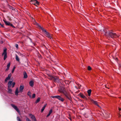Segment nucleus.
<instances>
[{"label":"nucleus","mask_w":121,"mask_h":121,"mask_svg":"<svg viewBox=\"0 0 121 121\" xmlns=\"http://www.w3.org/2000/svg\"><path fill=\"white\" fill-rule=\"evenodd\" d=\"M12 76V74L11 73L9 74L8 76L5 79V82H7L8 80Z\"/></svg>","instance_id":"10"},{"label":"nucleus","mask_w":121,"mask_h":121,"mask_svg":"<svg viewBox=\"0 0 121 121\" xmlns=\"http://www.w3.org/2000/svg\"><path fill=\"white\" fill-rule=\"evenodd\" d=\"M40 98L39 97H38L37 99L36 100V101L35 102L36 103H37L39 102L40 101Z\"/></svg>","instance_id":"23"},{"label":"nucleus","mask_w":121,"mask_h":121,"mask_svg":"<svg viewBox=\"0 0 121 121\" xmlns=\"http://www.w3.org/2000/svg\"><path fill=\"white\" fill-rule=\"evenodd\" d=\"M35 94H33L32 96V98H34L35 97Z\"/></svg>","instance_id":"29"},{"label":"nucleus","mask_w":121,"mask_h":121,"mask_svg":"<svg viewBox=\"0 0 121 121\" xmlns=\"http://www.w3.org/2000/svg\"><path fill=\"white\" fill-rule=\"evenodd\" d=\"M12 87H13L14 86V85L15 84V83L14 82H13V83H12Z\"/></svg>","instance_id":"34"},{"label":"nucleus","mask_w":121,"mask_h":121,"mask_svg":"<svg viewBox=\"0 0 121 121\" xmlns=\"http://www.w3.org/2000/svg\"><path fill=\"white\" fill-rule=\"evenodd\" d=\"M3 25H4L3 24H2L0 22V25L2 27H4V26H3Z\"/></svg>","instance_id":"33"},{"label":"nucleus","mask_w":121,"mask_h":121,"mask_svg":"<svg viewBox=\"0 0 121 121\" xmlns=\"http://www.w3.org/2000/svg\"><path fill=\"white\" fill-rule=\"evenodd\" d=\"M19 91H18V89L17 88L15 92V94L16 95H18V93H19Z\"/></svg>","instance_id":"20"},{"label":"nucleus","mask_w":121,"mask_h":121,"mask_svg":"<svg viewBox=\"0 0 121 121\" xmlns=\"http://www.w3.org/2000/svg\"><path fill=\"white\" fill-rule=\"evenodd\" d=\"M15 46L17 48H18V46L17 44H16L15 45Z\"/></svg>","instance_id":"35"},{"label":"nucleus","mask_w":121,"mask_h":121,"mask_svg":"<svg viewBox=\"0 0 121 121\" xmlns=\"http://www.w3.org/2000/svg\"><path fill=\"white\" fill-rule=\"evenodd\" d=\"M11 106L18 112H19V111L17 107L13 104H11Z\"/></svg>","instance_id":"11"},{"label":"nucleus","mask_w":121,"mask_h":121,"mask_svg":"<svg viewBox=\"0 0 121 121\" xmlns=\"http://www.w3.org/2000/svg\"><path fill=\"white\" fill-rule=\"evenodd\" d=\"M52 112V109H50L49 111V113L46 116V117H48L51 114Z\"/></svg>","instance_id":"14"},{"label":"nucleus","mask_w":121,"mask_h":121,"mask_svg":"<svg viewBox=\"0 0 121 121\" xmlns=\"http://www.w3.org/2000/svg\"><path fill=\"white\" fill-rule=\"evenodd\" d=\"M52 79H53L55 82H57L59 83L60 82L59 79L58 78L56 77L54 78L53 77H52Z\"/></svg>","instance_id":"7"},{"label":"nucleus","mask_w":121,"mask_h":121,"mask_svg":"<svg viewBox=\"0 0 121 121\" xmlns=\"http://www.w3.org/2000/svg\"><path fill=\"white\" fill-rule=\"evenodd\" d=\"M24 88V86L23 85H21L20 87L19 91L21 92H22Z\"/></svg>","instance_id":"12"},{"label":"nucleus","mask_w":121,"mask_h":121,"mask_svg":"<svg viewBox=\"0 0 121 121\" xmlns=\"http://www.w3.org/2000/svg\"><path fill=\"white\" fill-rule=\"evenodd\" d=\"M13 82L12 81H9L8 84V87L9 88L12 85V84Z\"/></svg>","instance_id":"16"},{"label":"nucleus","mask_w":121,"mask_h":121,"mask_svg":"<svg viewBox=\"0 0 121 121\" xmlns=\"http://www.w3.org/2000/svg\"><path fill=\"white\" fill-rule=\"evenodd\" d=\"M32 4H34V5H35L36 6H37V5L36 4V3H34H34H32Z\"/></svg>","instance_id":"37"},{"label":"nucleus","mask_w":121,"mask_h":121,"mask_svg":"<svg viewBox=\"0 0 121 121\" xmlns=\"http://www.w3.org/2000/svg\"><path fill=\"white\" fill-rule=\"evenodd\" d=\"M10 65V63H9L7 65V67L9 68Z\"/></svg>","instance_id":"30"},{"label":"nucleus","mask_w":121,"mask_h":121,"mask_svg":"<svg viewBox=\"0 0 121 121\" xmlns=\"http://www.w3.org/2000/svg\"><path fill=\"white\" fill-rule=\"evenodd\" d=\"M29 84L32 87L33 86H34L33 82L32 81H30L29 82Z\"/></svg>","instance_id":"19"},{"label":"nucleus","mask_w":121,"mask_h":121,"mask_svg":"<svg viewBox=\"0 0 121 121\" xmlns=\"http://www.w3.org/2000/svg\"><path fill=\"white\" fill-rule=\"evenodd\" d=\"M17 119L18 121H22L20 120L19 117H17Z\"/></svg>","instance_id":"31"},{"label":"nucleus","mask_w":121,"mask_h":121,"mask_svg":"<svg viewBox=\"0 0 121 121\" xmlns=\"http://www.w3.org/2000/svg\"><path fill=\"white\" fill-rule=\"evenodd\" d=\"M118 110H119V113H120V111H121V108H119V107H118ZM119 117H120L121 116V115L120 114V113H119Z\"/></svg>","instance_id":"25"},{"label":"nucleus","mask_w":121,"mask_h":121,"mask_svg":"<svg viewBox=\"0 0 121 121\" xmlns=\"http://www.w3.org/2000/svg\"><path fill=\"white\" fill-rule=\"evenodd\" d=\"M91 89H89L87 91V92L88 94V95L89 96H90L91 95Z\"/></svg>","instance_id":"17"},{"label":"nucleus","mask_w":121,"mask_h":121,"mask_svg":"<svg viewBox=\"0 0 121 121\" xmlns=\"http://www.w3.org/2000/svg\"><path fill=\"white\" fill-rule=\"evenodd\" d=\"M29 115L32 119L34 121H37L34 115L31 114H29Z\"/></svg>","instance_id":"9"},{"label":"nucleus","mask_w":121,"mask_h":121,"mask_svg":"<svg viewBox=\"0 0 121 121\" xmlns=\"http://www.w3.org/2000/svg\"><path fill=\"white\" fill-rule=\"evenodd\" d=\"M24 78H26L27 77V75L26 73L25 72H24Z\"/></svg>","instance_id":"21"},{"label":"nucleus","mask_w":121,"mask_h":121,"mask_svg":"<svg viewBox=\"0 0 121 121\" xmlns=\"http://www.w3.org/2000/svg\"><path fill=\"white\" fill-rule=\"evenodd\" d=\"M51 97L53 98H56L59 100L61 101L62 102H63L64 100V99L63 98L61 97L60 95H56L55 96H52Z\"/></svg>","instance_id":"2"},{"label":"nucleus","mask_w":121,"mask_h":121,"mask_svg":"<svg viewBox=\"0 0 121 121\" xmlns=\"http://www.w3.org/2000/svg\"><path fill=\"white\" fill-rule=\"evenodd\" d=\"M15 58L16 60L17 61H19L20 60L18 56L17 55H16L15 56Z\"/></svg>","instance_id":"22"},{"label":"nucleus","mask_w":121,"mask_h":121,"mask_svg":"<svg viewBox=\"0 0 121 121\" xmlns=\"http://www.w3.org/2000/svg\"><path fill=\"white\" fill-rule=\"evenodd\" d=\"M27 94L30 97H31V92L30 91H29L28 92Z\"/></svg>","instance_id":"24"},{"label":"nucleus","mask_w":121,"mask_h":121,"mask_svg":"<svg viewBox=\"0 0 121 121\" xmlns=\"http://www.w3.org/2000/svg\"><path fill=\"white\" fill-rule=\"evenodd\" d=\"M91 67L90 66H88V69L89 70H91Z\"/></svg>","instance_id":"32"},{"label":"nucleus","mask_w":121,"mask_h":121,"mask_svg":"<svg viewBox=\"0 0 121 121\" xmlns=\"http://www.w3.org/2000/svg\"><path fill=\"white\" fill-rule=\"evenodd\" d=\"M44 35L46 36L51 39L52 37L51 36L50 34L47 32V31H43Z\"/></svg>","instance_id":"6"},{"label":"nucleus","mask_w":121,"mask_h":121,"mask_svg":"<svg viewBox=\"0 0 121 121\" xmlns=\"http://www.w3.org/2000/svg\"><path fill=\"white\" fill-rule=\"evenodd\" d=\"M59 91L60 93L63 94L68 99H69V95L67 93L65 89H61L59 90Z\"/></svg>","instance_id":"1"},{"label":"nucleus","mask_w":121,"mask_h":121,"mask_svg":"<svg viewBox=\"0 0 121 121\" xmlns=\"http://www.w3.org/2000/svg\"><path fill=\"white\" fill-rule=\"evenodd\" d=\"M9 68L7 67V68L5 69V71H7L9 69Z\"/></svg>","instance_id":"36"},{"label":"nucleus","mask_w":121,"mask_h":121,"mask_svg":"<svg viewBox=\"0 0 121 121\" xmlns=\"http://www.w3.org/2000/svg\"><path fill=\"white\" fill-rule=\"evenodd\" d=\"M8 92L9 93H11L12 91V90L11 89L9 88L8 89Z\"/></svg>","instance_id":"27"},{"label":"nucleus","mask_w":121,"mask_h":121,"mask_svg":"<svg viewBox=\"0 0 121 121\" xmlns=\"http://www.w3.org/2000/svg\"><path fill=\"white\" fill-rule=\"evenodd\" d=\"M82 98H84V97H85V96H84V95H83L82 96Z\"/></svg>","instance_id":"38"},{"label":"nucleus","mask_w":121,"mask_h":121,"mask_svg":"<svg viewBox=\"0 0 121 121\" xmlns=\"http://www.w3.org/2000/svg\"><path fill=\"white\" fill-rule=\"evenodd\" d=\"M7 49L6 48L4 49L3 52L2 54V55H4V60L7 58Z\"/></svg>","instance_id":"5"},{"label":"nucleus","mask_w":121,"mask_h":121,"mask_svg":"<svg viewBox=\"0 0 121 121\" xmlns=\"http://www.w3.org/2000/svg\"><path fill=\"white\" fill-rule=\"evenodd\" d=\"M26 121H31L27 117H26Z\"/></svg>","instance_id":"26"},{"label":"nucleus","mask_w":121,"mask_h":121,"mask_svg":"<svg viewBox=\"0 0 121 121\" xmlns=\"http://www.w3.org/2000/svg\"><path fill=\"white\" fill-rule=\"evenodd\" d=\"M35 25L38 26L39 29L42 30H46L45 29H43L42 27H41V26L40 25H39L37 22H35Z\"/></svg>","instance_id":"8"},{"label":"nucleus","mask_w":121,"mask_h":121,"mask_svg":"<svg viewBox=\"0 0 121 121\" xmlns=\"http://www.w3.org/2000/svg\"><path fill=\"white\" fill-rule=\"evenodd\" d=\"M30 1L32 3H36L37 5H38L39 4V2L36 0H32Z\"/></svg>","instance_id":"13"},{"label":"nucleus","mask_w":121,"mask_h":121,"mask_svg":"<svg viewBox=\"0 0 121 121\" xmlns=\"http://www.w3.org/2000/svg\"><path fill=\"white\" fill-rule=\"evenodd\" d=\"M14 9H13L12 10H13Z\"/></svg>","instance_id":"39"},{"label":"nucleus","mask_w":121,"mask_h":121,"mask_svg":"<svg viewBox=\"0 0 121 121\" xmlns=\"http://www.w3.org/2000/svg\"><path fill=\"white\" fill-rule=\"evenodd\" d=\"M92 102L95 105H96L98 106L99 107V105L98 104V103L95 100H93Z\"/></svg>","instance_id":"15"},{"label":"nucleus","mask_w":121,"mask_h":121,"mask_svg":"<svg viewBox=\"0 0 121 121\" xmlns=\"http://www.w3.org/2000/svg\"><path fill=\"white\" fill-rule=\"evenodd\" d=\"M15 68L16 67L15 66L13 68L12 71V73H13Z\"/></svg>","instance_id":"28"},{"label":"nucleus","mask_w":121,"mask_h":121,"mask_svg":"<svg viewBox=\"0 0 121 121\" xmlns=\"http://www.w3.org/2000/svg\"><path fill=\"white\" fill-rule=\"evenodd\" d=\"M3 20L6 25L11 26L13 28H15L13 24L9 22L6 21L4 20Z\"/></svg>","instance_id":"3"},{"label":"nucleus","mask_w":121,"mask_h":121,"mask_svg":"<svg viewBox=\"0 0 121 121\" xmlns=\"http://www.w3.org/2000/svg\"><path fill=\"white\" fill-rule=\"evenodd\" d=\"M47 105V104H46L44 105L43 107L41 110V112H43L44 109H45L46 107V106Z\"/></svg>","instance_id":"18"},{"label":"nucleus","mask_w":121,"mask_h":121,"mask_svg":"<svg viewBox=\"0 0 121 121\" xmlns=\"http://www.w3.org/2000/svg\"><path fill=\"white\" fill-rule=\"evenodd\" d=\"M109 35L111 36V37L112 38H115L119 36V35H117L116 33L112 32H110L109 33Z\"/></svg>","instance_id":"4"}]
</instances>
